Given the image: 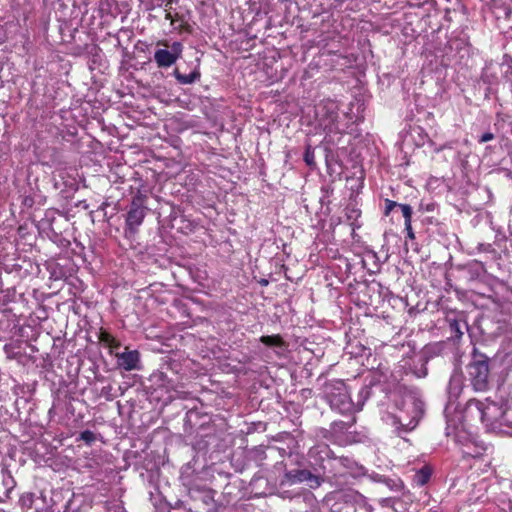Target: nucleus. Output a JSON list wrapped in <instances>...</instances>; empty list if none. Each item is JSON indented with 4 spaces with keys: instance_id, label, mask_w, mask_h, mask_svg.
Listing matches in <instances>:
<instances>
[{
    "instance_id": "28",
    "label": "nucleus",
    "mask_w": 512,
    "mask_h": 512,
    "mask_svg": "<svg viewBox=\"0 0 512 512\" xmlns=\"http://www.w3.org/2000/svg\"><path fill=\"white\" fill-rule=\"evenodd\" d=\"M176 2V0H169L166 4H165V10H168V7L169 9L172 8V4Z\"/></svg>"
},
{
    "instance_id": "11",
    "label": "nucleus",
    "mask_w": 512,
    "mask_h": 512,
    "mask_svg": "<svg viewBox=\"0 0 512 512\" xmlns=\"http://www.w3.org/2000/svg\"><path fill=\"white\" fill-rule=\"evenodd\" d=\"M463 387V378L462 375L459 373H454L451 375L448 387H447V393L449 397V402H453L458 398L462 391Z\"/></svg>"
},
{
    "instance_id": "23",
    "label": "nucleus",
    "mask_w": 512,
    "mask_h": 512,
    "mask_svg": "<svg viewBox=\"0 0 512 512\" xmlns=\"http://www.w3.org/2000/svg\"><path fill=\"white\" fill-rule=\"evenodd\" d=\"M379 504L383 507H393L394 499L393 498H381L379 499Z\"/></svg>"
},
{
    "instance_id": "25",
    "label": "nucleus",
    "mask_w": 512,
    "mask_h": 512,
    "mask_svg": "<svg viewBox=\"0 0 512 512\" xmlns=\"http://www.w3.org/2000/svg\"><path fill=\"white\" fill-rule=\"evenodd\" d=\"M494 139V134L491 133V132H486L484 133L480 139H479V143H485V142H488V141H491Z\"/></svg>"
},
{
    "instance_id": "20",
    "label": "nucleus",
    "mask_w": 512,
    "mask_h": 512,
    "mask_svg": "<svg viewBox=\"0 0 512 512\" xmlns=\"http://www.w3.org/2000/svg\"><path fill=\"white\" fill-rule=\"evenodd\" d=\"M383 482L386 484V486L393 490V491H400L403 487L402 481L399 479L393 480V479H384Z\"/></svg>"
},
{
    "instance_id": "5",
    "label": "nucleus",
    "mask_w": 512,
    "mask_h": 512,
    "mask_svg": "<svg viewBox=\"0 0 512 512\" xmlns=\"http://www.w3.org/2000/svg\"><path fill=\"white\" fill-rule=\"evenodd\" d=\"M145 196L138 194L133 197L130 209L126 216V229L130 233H136L146 216Z\"/></svg>"
},
{
    "instance_id": "15",
    "label": "nucleus",
    "mask_w": 512,
    "mask_h": 512,
    "mask_svg": "<svg viewBox=\"0 0 512 512\" xmlns=\"http://www.w3.org/2000/svg\"><path fill=\"white\" fill-rule=\"evenodd\" d=\"M173 74L180 84H192L200 78V73L196 70L185 75L181 74L178 69H175Z\"/></svg>"
},
{
    "instance_id": "8",
    "label": "nucleus",
    "mask_w": 512,
    "mask_h": 512,
    "mask_svg": "<svg viewBox=\"0 0 512 512\" xmlns=\"http://www.w3.org/2000/svg\"><path fill=\"white\" fill-rule=\"evenodd\" d=\"M182 44L173 42L171 50L158 49L155 51L154 60L158 67L167 68L176 63L182 54Z\"/></svg>"
},
{
    "instance_id": "1",
    "label": "nucleus",
    "mask_w": 512,
    "mask_h": 512,
    "mask_svg": "<svg viewBox=\"0 0 512 512\" xmlns=\"http://www.w3.org/2000/svg\"><path fill=\"white\" fill-rule=\"evenodd\" d=\"M324 393L332 409L341 414H353L362 409L365 400L370 395V389L367 386L362 387L357 402H353L344 381L334 379L326 383Z\"/></svg>"
},
{
    "instance_id": "9",
    "label": "nucleus",
    "mask_w": 512,
    "mask_h": 512,
    "mask_svg": "<svg viewBox=\"0 0 512 512\" xmlns=\"http://www.w3.org/2000/svg\"><path fill=\"white\" fill-rule=\"evenodd\" d=\"M463 432L459 431L456 434V442L461 445V452L463 457H472L477 458L480 457L485 451V447L476 443L472 439H464L465 437L462 435Z\"/></svg>"
},
{
    "instance_id": "29",
    "label": "nucleus",
    "mask_w": 512,
    "mask_h": 512,
    "mask_svg": "<svg viewBox=\"0 0 512 512\" xmlns=\"http://www.w3.org/2000/svg\"><path fill=\"white\" fill-rule=\"evenodd\" d=\"M103 340L106 341V342H113L114 341V339H112L109 335L106 336Z\"/></svg>"
},
{
    "instance_id": "24",
    "label": "nucleus",
    "mask_w": 512,
    "mask_h": 512,
    "mask_svg": "<svg viewBox=\"0 0 512 512\" xmlns=\"http://www.w3.org/2000/svg\"><path fill=\"white\" fill-rule=\"evenodd\" d=\"M355 422V419L353 418L349 423H344V422H340V423H333V428L336 429L337 427H339L340 429H347L349 427H351Z\"/></svg>"
},
{
    "instance_id": "13",
    "label": "nucleus",
    "mask_w": 512,
    "mask_h": 512,
    "mask_svg": "<svg viewBox=\"0 0 512 512\" xmlns=\"http://www.w3.org/2000/svg\"><path fill=\"white\" fill-rule=\"evenodd\" d=\"M150 380L153 382L154 385L158 386L159 388L165 389L167 392L174 387L172 381L164 372L158 371L153 373L151 375Z\"/></svg>"
},
{
    "instance_id": "12",
    "label": "nucleus",
    "mask_w": 512,
    "mask_h": 512,
    "mask_svg": "<svg viewBox=\"0 0 512 512\" xmlns=\"http://www.w3.org/2000/svg\"><path fill=\"white\" fill-rule=\"evenodd\" d=\"M308 456L316 461H323L326 458H333L334 453L327 444L320 443L309 449Z\"/></svg>"
},
{
    "instance_id": "26",
    "label": "nucleus",
    "mask_w": 512,
    "mask_h": 512,
    "mask_svg": "<svg viewBox=\"0 0 512 512\" xmlns=\"http://www.w3.org/2000/svg\"><path fill=\"white\" fill-rule=\"evenodd\" d=\"M405 231L407 233V238H409L410 240H414L415 239V234L413 232L412 224L411 223H408V226H405Z\"/></svg>"
},
{
    "instance_id": "6",
    "label": "nucleus",
    "mask_w": 512,
    "mask_h": 512,
    "mask_svg": "<svg viewBox=\"0 0 512 512\" xmlns=\"http://www.w3.org/2000/svg\"><path fill=\"white\" fill-rule=\"evenodd\" d=\"M323 478L320 475L313 474L306 469H294L285 472L281 485H294L299 483H307L311 489H317L323 483Z\"/></svg>"
},
{
    "instance_id": "18",
    "label": "nucleus",
    "mask_w": 512,
    "mask_h": 512,
    "mask_svg": "<svg viewBox=\"0 0 512 512\" xmlns=\"http://www.w3.org/2000/svg\"><path fill=\"white\" fill-rule=\"evenodd\" d=\"M399 208L401 209L402 215L404 217V224L408 226V223L412 222V214L413 209L409 204H399Z\"/></svg>"
},
{
    "instance_id": "4",
    "label": "nucleus",
    "mask_w": 512,
    "mask_h": 512,
    "mask_svg": "<svg viewBox=\"0 0 512 512\" xmlns=\"http://www.w3.org/2000/svg\"><path fill=\"white\" fill-rule=\"evenodd\" d=\"M466 413L472 417H478L486 425H493L503 416V411L494 402H482L470 399L466 404Z\"/></svg>"
},
{
    "instance_id": "7",
    "label": "nucleus",
    "mask_w": 512,
    "mask_h": 512,
    "mask_svg": "<svg viewBox=\"0 0 512 512\" xmlns=\"http://www.w3.org/2000/svg\"><path fill=\"white\" fill-rule=\"evenodd\" d=\"M338 104L333 100L322 101L316 106V117L320 125L325 129L332 130L338 119Z\"/></svg>"
},
{
    "instance_id": "10",
    "label": "nucleus",
    "mask_w": 512,
    "mask_h": 512,
    "mask_svg": "<svg viewBox=\"0 0 512 512\" xmlns=\"http://www.w3.org/2000/svg\"><path fill=\"white\" fill-rule=\"evenodd\" d=\"M119 367L125 371L137 370L140 368V354L137 350L124 351L116 354Z\"/></svg>"
},
{
    "instance_id": "22",
    "label": "nucleus",
    "mask_w": 512,
    "mask_h": 512,
    "mask_svg": "<svg viewBox=\"0 0 512 512\" xmlns=\"http://www.w3.org/2000/svg\"><path fill=\"white\" fill-rule=\"evenodd\" d=\"M399 204L400 203L387 199L385 201V214L388 215L395 207H399Z\"/></svg>"
},
{
    "instance_id": "16",
    "label": "nucleus",
    "mask_w": 512,
    "mask_h": 512,
    "mask_svg": "<svg viewBox=\"0 0 512 512\" xmlns=\"http://www.w3.org/2000/svg\"><path fill=\"white\" fill-rule=\"evenodd\" d=\"M449 328L455 338H461L463 335V328H467V324L459 319L448 318Z\"/></svg>"
},
{
    "instance_id": "14",
    "label": "nucleus",
    "mask_w": 512,
    "mask_h": 512,
    "mask_svg": "<svg viewBox=\"0 0 512 512\" xmlns=\"http://www.w3.org/2000/svg\"><path fill=\"white\" fill-rule=\"evenodd\" d=\"M431 475V468L429 466H424L415 473L413 481L416 485L423 486L430 480Z\"/></svg>"
},
{
    "instance_id": "27",
    "label": "nucleus",
    "mask_w": 512,
    "mask_h": 512,
    "mask_svg": "<svg viewBox=\"0 0 512 512\" xmlns=\"http://www.w3.org/2000/svg\"><path fill=\"white\" fill-rule=\"evenodd\" d=\"M170 10L171 9H169V8H168V10H165L166 11L165 19L170 20L173 23L174 19L172 17Z\"/></svg>"
},
{
    "instance_id": "2",
    "label": "nucleus",
    "mask_w": 512,
    "mask_h": 512,
    "mask_svg": "<svg viewBox=\"0 0 512 512\" xmlns=\"http://www.w3.org/2000/svg\"><path fill=\"white\" fill-rule=\"evenodd\" d=\"M488 357L473 349L472 361L468 365L471 384L476 391H486L489 387L490 370Z\"/></svg>"
},
{
    "instance_id": "3",
    "label": "nucleus",
    "mask_w": 512,
    "mask_h": 512,
    "mask_svg": "<svg viewBox=\"0 0 512 512\" xmlns=\"http://www.w3.org/2000/svg\"><path fill=\"white\" fill-rule=\"evenodd\" d=\"M423 412V401L413 394H407L402 400V408L397 420L405 431H410L417 426Z\"/></svg>"
},
{
    "instance_id": "17",
    "label": "nucleus",
    "mask_w": 512,
    "mask_h": 512,
    "mask_svg": "<svg viewBox=\"0 0 512 512\" xmlns=\"http://www.w3.org/2000/svg\"><path fill=\"white\" fill-rule=\"evenodd\" d=\"M260 341L267 346H282L283 340L280 335L262 336Z\"/></svg>"
},
{
    "instance_id": "21",
    "label": "nucleus",
    "mask_w": 512,
    "mask_h": 512,
    "mask_svg": "<svg viewBox=\"0 0 512 512\" xmlns=\"http://www.w3.org/2000/svg\"><path fill=\"white\" fill-rule=\"evenodd\" d=\"M80 439L86 444H92L96 440V436L92 431L84 430L80 433Z\"/></svg>"
},
{
    "instance_id": "19",
    "label": "nucleus",
    "mask_w": 512,
    "mask_h": 512,
    "mask_svg": "<svg viewBox=\"0 0 512 512\" xmlns=\"http://www.w3.org/2000/svg\"><path fill=\"white\" fill-rule=\"evenodd\" d=\"M304 161L308 166H314L315 165V154L312 147L309 145L306 147L305 153H304Z\"/></svg>"
}]
</instances>
